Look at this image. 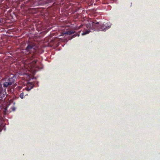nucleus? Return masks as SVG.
I'll use <instances>...</instances> for the list:
<instances>
[{
  "label": "nucleus",
  "mask_w": 160,
  "mask_h": 160,
  "mask_svg": "<svg viewBox=\"0 0 160 160\" xmlns=\"http://www.w3.org/2000/svg\"><path fill=\"white\" fill-rule=\"evenodd\" d=\"M19 97L23 99L24 98V93L23 92L21 93L19 95Z\"/></svg>",
  "instance_id": "nucleus-8"
},
{
  "label": "nucleus",
  "mask_w": 160,
  "mask_h": 160,
  "mask_svg": "<svg viewBox=\"0 0 160 160\" xmlns=\"http://www.w3.org/2000/svg\"><path fill=\"white\" fill-rule=\"evenodd\" d=\"M92 27L94 31H106L107 29L110 28L111 25L109 22L99 24L98 22L94 21L92 22Z\"/></svg>",
  "instance_id": "nucleus-2"
},
{
  "label": "nucleus",
  "mask_w": 160,
  "mask_h": 160,
  "mask_svg": "<svg viewBox=\"0 0 160 160\" xmlns=\"http://www.w3.org/2000/svg\"><path fill=\"white\" fill-rule=\"evenodd\" d=\"M90 30H87L86 31L82 33V35H86L87 34H88L90 32Z\"/></svg>",
  "instance_id": "nucleus-6"
},
{
  "label": "nucleus",
  "mask_w": 160,
  "mask_h": 160,
  "mask_svg": "<svg viewBox=\"0 0 160 160\" xmlns=\"http://www.w3.org/2000/svg\"><path fill=\"white\" fill-rule=\"evenodd\" d=\"M75 32L73 31H68L66 32L65 34L68 35H71L74 33Z\"/></svg>",
  "instance_id": "nucleus-5"
},
{
  "label": "nucleus",
  "mask_w": 160,
  "mask_h": 160,
  "mask_svg": "<svg viewBox=\"0 0 160 160\" xmlns=\"http://www.w3.org/2000/svg\"><path fill=\"white\" fill-rule=\"evenodd\" d=\"M79 36V34H78V33H75V34L73 35L72 37V38H75V37H76L77 36Z\"/></svg>",
  "instance_id": "nucleus-9"
},
{
  "label": "nucleus",
  "mask_w": 160,
  "mask_h": 160,
  "mask_svg": "<svg viewBox=\"0 0 160 160\" xmlns=\"http://www.w3.org/2000/svg\"><path fill=\"white\" fill-rule=\"evenodd\" d=\"M2 22L1 19H0V23Z\"/></svg>",
  "instance_id": "nucleus-10"
},
{
  "label": "nucleus",
  "mask_w": 160,
  "mask_h": 160,
  "mask_svg": "<svg viewBox=\"0 0 160 160\" xmlns=\"http://www.w3.org/2000/svg\"><path fill=\"white\" fill-rule=\"evenodd\" d=\"M35 61V63H36L37 61Z\"/></svg>",
  "instance_id": "nucleus-11"
},
{
  "label": "nucleus",
  "mask_w": 160,
  "mask_h": 160,
  "mask_svg": "<svg viewBox=\"0 0 160 160\" xmlns=\"http://www.w3.org/2000/svg\"><path fill=\"white\" fill-rule=\"evenodd\" d=\"M1 131V129H0V132Z\"/></svg>",
  "instance_id": "nucleus-12"
},
{
  "label": "nucleus",
  "mask_w": 160,
  "mask_h": 160,
  "mask_svg": "<svg viewBox=\"0 0 160 160\" xmlns=\"http://www.w3.org/2000/svg\"><path fill=\"white\" fill-rule=\"evenodd\" d=\"M30 87L28 86L25 88L26 90L27 91H29L31 90L32 88H33V86L31 84L30 85Z\"/></svg>",
  "instance_id": "nucleus-4"
},
{
  "label": "nucleus",
  "mask_w": 160,
  "mask_h": 160,
  "mask_svg": "<svg viewBox=\"0 0 160 160\" xmlns=\"http://www.w3.org/2000/svg\"><path fill=\"white\" fill-rule=\"evenodd\" d=\"M10 112L14 111L16 110V108L12 106V107L10 108Z\"/></svg>",
  "instance_id": "nucleus-7"
},
{
  "label": "nucleus",
  "mask_w": 160,
  "mask_h": 160,
  "mask_svg": "<svg viewBox=\"0 0 160 160\" xmlns=\"http://www.w3.org/2000/svg\"><path fill=\"white\" fill-rule=\"evenodd\" d=\"M38 48L36 44L33 42L28 41V45L25 49V52L28 54H31L29 58L31 60L35 57L34 53L37 51Z\"/></svg>",
  "instance_id": "nucleus-1"
},
{
  "label": "nucleus",
  "mask_w": 160,
  "mask_h": 160,
  "mask_svg": "<svg viewBox=\"0 0 160 160\" xmlns=\"http://www.w3.org/2000/svg\"><path fill=\"white\" fill-rule=\"evenodd\" d=\"M16 78L14 76L11 78H5L2 80L3 87L5 88H7L8 86L14 84L16 80Z\"/></svg>",
  "instance_id": "nucleus-3"
}]
</instances>
